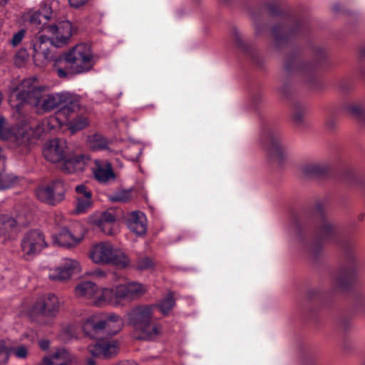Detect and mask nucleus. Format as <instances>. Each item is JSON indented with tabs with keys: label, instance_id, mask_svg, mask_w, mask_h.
<instances>
[{
	"label": "nucleus",
	"instance_id": "obj_16",
	"mask_svg": "<svg viewBox=\"0 0 365 365\" xmlns=\"http://www.w3.org/2000/svg\"><path fill=\"white\" fill-rule=\"evenodd\" d=\"M80 271L81 265L77 260L66 258L63 259L59 267L50 270L48 277L55 281L66 280Z\"/></svg>",
	"mask_w": 365,
	"mask_h": 365
},
{
	"label": "nucleus",
	"instance_id": "obj_43",
	"mask_svg": "<svg viewBox=\"0 0 365 365\" xmlns=\"http://www.w3.org/2000/svg\"><path fill=\"white\" fill-rule=\"evenodd\" d=\"M8 360V354L4 346H0V365H4Z\"/></svg>",
	"mask_w": 365,
	"mask_h": 365
},
{
	"label": "nucleus",
	"instance_id": "obj_49",
	"mask_svg": "<svg viewBox=\"0 0 365 365\" xmlns=\"http://www.w3.org/2000/svg\"><path fill=\"white\" fill-rule=\"evenodd\" d=\"M256 32L259 33V30L257 26L256 27Z\"/></svg>",
	"mask_w": 365,
	"mask_h": 365
},
{
	"label": "nucleus",
	"instance_id": "obj_4",
	"mask_svg": "<svg viewBox=\"0 0 365 365\" xmlns=\"http://www.w3.org/2000/svg\"><path fill=\"white\" fill-rule=\"evenodd\" d=\"M148 292V287L137 282H129L120 284L115 287L106 289L102 302H109L110 305L119 307L122 305L123 299L135 300L140 298Z\"/></svg>",
	"mask_w": 365,
	"mask_h": 365
},
{
	"label": "nucleus",
	"instance_id": "obj_21",
	"mask_svg": "<svg viewBox=\"0 0 365 365\" xmlns=\"http://www.w3.org/2000/svg\"><path fill=\"white\" fill-rule=\"evenodd\" d=\"M162 331V326L158 324L146 322L133 330V335L138 339L151 341L156 339Z\"/></svg>",
	"mask_w": 365,
	"mask_h": 365
},
{
	"label": "nucleus",
	"instance_id": "obj_28",
	"mask_svg": "<svg viewBox=\"0 0 365 365\" xmlns=\"http://www.w3.org/2000/svg\"><path fill=\"white\" fill-rule=\"evenodd\" d=\"M103 325L106 333L114 335L122 329L123 321L118 315L110 314L106 320H103Z\"/></svg>",
	"mask_w": 365,
	"mask_h": 365
},
{
	"label": "nucleus",
	"instance_id": "obj_38",
	"mask_svg": "<svg viewBox=\"0 0 365 365\" xmlns=\"http://www.w3.org/2000/svg\"><path fill=\"white\" fill-rule=\"evenodd\" d=\"M319 234L322 237H326L330 236L334 232V227L331 222L325 221L319 228Z\"/></svg>",
	"mask_w": 365,
	"mask_h": 365
},
{
	"label": "nucleus",
	"instance_id": "obj_9",
	"mask_svg": "<svg viewBox=\"0 0 365 365\" xmlns=\"http://www.w3.org/2000/svg\"><path fill=\"white\" fill-rule=\"evenodd\" d=\"M85 232L81 226L72 229L62 228L52 237L53 242L57 246L67 248L78 246L84 239Z\"/></svg>",
	"mask_w": 365,
	"mask_h": 365
},
{
	"label": "nucleus",
	"instance_id": "obj_2",
	"mask_svg": "<svg viewBox=\"0 0 365 365\" xmlns=\"http://www.w3.org/2000/svg\"><path fill=\"white\" fill-rule=\"evenodd\" d=\"M38 137L37 130L31 125L11 128L6 119L0 116V140L9 141L16 153L27 155L36 139Z\"/></svg>",
	"mask_w": 365,
	"mask_h": 365
},
{
	"label": "nucleus",
	"instance_id": "obj_45",
	"mask_svg": "<svg viewBox=\"0 0 365 365\" xmlns=\"http://www.w3.org/2000/svg\"><path fill=\"white\" fill-rule=\"evenodd\" d=\"M38 346L42 350L47 351L50 347V341L47 339H41L38 341Z\"/></svg>",
	"mask_w": 365,
	"mask_h": 365
},
{
	"label": "nucleus",
	"instance_id": "obj_12",
	"mask_svg": "<svg viewBox=\"0 0 365 365\" xmlns=\"http://www.w3.org/2000/svg\"><path fill=\"white\" fill-rule=\"evenodd\" d=\"M50 39L47 38L46 34L42 32V29L36 34L33 40V58L36 66L43 67L52 58L48 46Z\"/></svg>",
	"mask_w": 365,
	"mask_h": 365
},
{
	"label": "nucleus",
	"instance_id": "obj_39",
	"mask_svg": "<svg viewBox=\"0 0 365 365\" xmlns=\"http://www.w3.org/2000/svg\"><path fill=\"white\" fill-rule=\"evenodd\" d=\"M11 351L19 359H25L28 356L29 348L24 345H21L14 348Z\"/></svg>",
	"mask_w": 365,
	"mask_h": 365
},
{
	"label": "nucleus",
	"instance_id": "obj_46",
	"mask_svg": "<svg viewBox=\"0 0 365 365\" xmlns=\"http://www.w3.org/2000/svg\"><path fill=\"white\" fill-rule=\"evenodd\" d=\"M294 119L296 121H297L298 123L301 122V117L299 115H295L294 116Z\"/></svg>",
	"mask_w": 365,
	"mask_h": 365
},
{
	"label": "nucleus",
	"instance_id": "obj_8",
	"mask_svg": "<svg viewBox=\"0 0 365 365\" xmlns=\"http://www.w3.org/2000/svg\"><path fill=\"white\" fill-rule=\"evenodd\" d=\"M42 32L46 34L50 43L56 47L67 43L72 35V24L68 21H63L56 25H46L42 26Z\"/></svg>",
	"mask_w": 365,
	"mask_h": 365
},
{
	"label": "nucleus",
	"instance_id": "obj_37",
	"mask_svg": "<svg viewBox=\"0 0 365 365\" xmlns=\"http://www.w3.org/2000/svg\"><path fill=\"white\" fill-rule=\"evenodd\" d=\"M154 262L153 259L148 257H144L138 259L136 263V267L139 270H146L153 268Z\"/></svg>",
	"mask_w": 365,
	"mask_h": 365
},
{
	"label": "nucleus",
	"instance_id": "obj_29",
	"mask_svg": "<svg viewBox=\"0 0 365 365\" xmlns=\"http://www.w3.org/2000/svg\"><path fill=\"white\" fill-rule=\"evenodd\" d=\"M175 305V300L174 294L173 292H168L165 298L153 306L154 309L158 307L163 315H168Z\"/></svg>",
	"mask_w": 365,
	"mask_h": 365
},
{
	"label": "nucleus",
	"instance_id": "obj_19",
	"mask_svg": "<svg viewBox=\"0 0 365 365\" xmlns=\"http://www.w3.org/2000/svg\"><path fill=\"white\" fill-rule=\"evenodd\" d=\"M34 310L44 317L53 318L59 311L58 299L51 294L40 297L34 304Z\"/></svg>",
	"mask_w": 365,
	"mask_h": 365
},
{
	"label": "nucleus",
	"instance_id": "obj_11",
	"mask_svg": "<svg viewBox=\"0 0 365 365\" xmlns=\"http://www.w3.org/2000/svg\"><path fill=\"white\" fill-rule=\"evenodd\" d=\"M65 192L64 183L58 180L46 186L39 187L36 195L39 200L48 205H56L63 200Z\"/></svg>",
	"mask_w": 365,
	"mask_h": 365
},
{
	"label": "nucleus",
	"instance_id": "obj_30",
	"mask_svg": "<svg viewBox=\"0 0 365 365\" xmlns=\"http://www.w3.org/2000/svg\"><path fill=\"white\" fill-rule=\"evenodd\" d=\"M327 171L326 167L318 163H309L301 168L302 173L307 177L320 176Z\"/></svg>",
	"mask_w": 365,
	"mask_h": 365
},
{
	"label": "nucleus",
	"instance_id": "obj_10",
	"mask_svg": "<svg viewBox=\"0 0 365 365\" xmlns=\"http://www.w3.org/2000/svg\"><path fill=\"white\" fill-rule=\"evenodd\" d=\"M106 289L110 288H103L98 289L97 285L90 281H85L79 283L75 288V294L78 297L83 298L90 301L91 304L97 307H102L110 304L109 302H99L103 300V295Z\"/></svg>",
	"mask_w": 365,
	"mask_h": 365
},
{
	"label": "nucleus",
	"instance_id": "obj_42",
	"mask_svg": "<svg viewBox=\"0 0 365 365\" xmlns=\"http://www.w3.org/2000/svg\"><path fill=\"white\" fill-rule=\"evenodd\" d=\"M42 18L46 19L47 16L43 15L41 12H34L30 17V22L38 25L41 24Z\"/></svg>",
	"mask_w": 365,
	"mask_h": 365
},
{
	"label": "nucleus",
	"instance_id": "obj_18",
	"mask_svg": "<svg viewBox=\"0 0 365 365\" xmlns=\"http://www.w3.org/2000/svg\"><path fill=\"white\" fill-rule=\"evenodd\" d=\"M154 306L140 305L133 307L128 314V324L133 327V330L142 324L152 321Z\"/></svg>",
	"mask_w": 365,
	"mask_h": 365
},
{
	"label": "nucleus",
	"instance_id": "obj_41",
	"mask_svg": "<svg viewBox=\"0 0 365 365\" xmlns=\"http://www.w3.org/2000/svg\"><path fill=\"white\" fill-rule=\"evenodd\" d=\"M88 275H90L96 279H103L106 278V277L107 275V272L102 269L98 268V269H96L95 270L89 272Z\"/></svg>",
	"mask_w": 365,
	"mask_h": 365
},
{
	"label": "nucleus",
	"instance_id": "obj_48",
	"mask_svg": "<svg viewBox=\"0 0 365 365\" xmlns=\"http://www.w3.org/2000/svg\"><path fill=\"white\" fill-rule=\"evenodd\" d=\"M9 0H0V4H5L8 2Z\"/></svg>",
	"mask_w": 365,
	"mask_h": 365
},
{
	"label": "nucleus",
	"instance_id": "obj_24",
	"mask_svg": "<svg viewBox=\"0 0 365 365\" xmlns=\"http://www.w3.org/2000/svg\"><path fill=\"white\" fill-rule=\"evenodd\" d=\"M127 225L132 232L143 235L147 230L146 217L141 212H133L128 218Z\"/></svg>",
	"mask_w": 365,
	"mask_h": 365
},
{
	"label": "nucleus",
	"instance_id": "obj_14",
	"mask_svg": "<svg viewBox=\"0 0 365 365\" xmlns=\"http://www.w3.org/2000/svg\"><path fill=\"white\" fill-rule=\"evenodd\" d=\"M66 141L55 138L46 142L43 148L45 159L51 163L61 162L68 155Z\"/></svg>",
	"mask_w": 365,
	"mask_h": 365
},
{
	"label": "nucleus",
	"instance_id": "obj_22",
	"mask_svg": "<svg viewBox=\"0 0 365 365\" xmlns=\"http://www.w3.org/2000/svg\"><path fill=\"white\" fill-rule=\"evenodd\" d=\"M76 212L82 214L86 212L92 205V192L84 185H79L76 187Z\"/></svg>",
	"mask_w": 365,
	"mask_h": 365
},
{
	"label": "nucleus",
	"instance_id": "obj_26",
	"mask_svg": "<svg viewBox=\"0 0 365 365\" xmlns=\"http://www.w3.org/2000/svg\"><path fill=\"white\" fill-rule=\"evenodd\" d=\"M67 97L68 99L63 102L57 112L58 118H64L66 120H68L80 109V104L77 98L69 93H67Z\"/></svg>",
	"mask_w": 365,
	"mask_h": 365
},
{
	"label": "nucleus",
	"instance_id": "obj_47",
	"mask_svg": "<svg viewBox=\"0 0 365 365\" xmlns=\"http://www.w3.org/2000/svg\"><path fill=\"white\" fill-rule=\"evenodd\" d=\"M95 363H94V361L91 359L88 361V365H94Z\"/></svg>",
	"mask_w": 365,
	"mask_h": 365
},
{
	"label": "nucleus",
	"instance_id": "obj_27",
	"mask_svg": "<svg viewBox=\"0 0 365 365\" xmlns=\"http://www.w3.org/2000/svg\"><path fill=\"white\" fill-rule=\"evenodd\" d=\"M83 330L86 334L93 336L103 330V320L100 319L99 315H91L84 321Z\"/></svg>",
	"mask_w": 365,
	"mask_h": 365
},
{
	"label": "nucleus",
	"instance_id": "obj_33",
	"mask_svg": "<svg viewBox=\"0 0 365 365\" xmlns=\"http://www.w3.org/2000/svg\"><path fill=\"white\" fill-rule=\"evenodd\" d=\"M132 198L130 190H120L108 195V199L113 202L125 203Z\"/></svg>",
	"mask_w": 365,
	"mask_h": 365
},
{
	"label": "nucleus",
	"instance_id": "obj_7",
	"mask_svg": "<svg viewBox=\"0 0 365 365\" xmlns=\"http://www.w3.org/2000/svg\"><path fill=\"white\" fill-rule=\"evenodd\" d=\"M46 247L47 243L45 240V236L43 233L38 230L27 232L21 240V251L24 257L27 260L31 259Z\"/></svg>",
	"mask_w": 365,
	"mask_h": 365
},
{
	"label": "nucleus",
	"instance_id": "obj_44",
	"mask_svg": "<svg viewBox=\"0 0 365 365\" xmlns=\"http://www.w3.org/2000/svg\"><path fill=\"white\" fill-rule=\"evenodd\" d=\"M89 0H68L69 5L75 9L80 8L88 2Z\"/></svg>",
	"mask_w": 365,
	"mask_h": 365
},
{
	"label": "nucleus",
	"instance_id": "obj_34",
	"mask_svg": "<svg viewBox=\"0 0 365 365\" xmlns=\"http://www.w3.org/2000/svg\"><path fill=\"white\" fill-rule=\"evenodd\" d=\"M345 110L353 117L363 119L365 117V106L359 103H353L347 105Z\"/></svg>",
	"mask_w": 365,
	"mask_h": 365
},
{
	"label": "nucleus",
	"instance_id": "obj_17",
	"mask_svg": "<svg viewBox=\"0 0 365 365\" xmlns=\"http://www.w3.org/2000/svg\"><path fill=\"white\" fill-rule=\"evenodd\" d=\"M118 343L113 339H101L88 346L92 356L101 358L113 357L118 354Z\"/></svg>",
	"mask_w": 365,
	"mask_h": 365
},
{
	"label": "nucleus",
	"instance_id": "obj_25",
	"mask_svg": "<svg viewBox=\"0 0 365 365\" xmlns=\"http://www.w3.org/2000/svg\"><path fill=\"white\" fill-rule=\"evenodd\" d=\"M94 164L95 166L93 168V172L98 181L106 183L110 179L115 178L110 163L95 160Z\"/></svg>",
	"mask_w": 365,
	"mask_h": 365
},
{
	"label": "nucleus",
	"instance_id": "obj_13",
	"mask_svg": "<svg viewBox=\"0 0 365 365\" xmlns=\"http://www.w3.org/2000/svg\"><path fill=\"white\" fill-rule=\"evenodd\" d=\"M27 221L25 215L20 213L1 214L0 215V237H10L14 235L20 227L26 225Z\"/></svg>",
	"mask_w": 365,
	"mask_h": 365
},
{
	"label": "nucleus",
	"instance_id": "obj_36",
	"mask_svg": "<svg viewBox=\"0 0 365 365\" xmlns=\"http://www.w3.org/2000/svg\"><path fill=\"white\" fill-rule=\"evenodd\" d=\"M272 32L277 40H279L281 38H285L291 33L289 29L282 25H278L273 27Z\"/></svg>",
	"mask_w": 365,
	"mask_h": 365
},
{
	"label": "nucleus",
	"instance_id": "obj_40",
	"mask_svg": "<svg viewBox=\"0 0 365 365\" xmlns=\"http://www.w3.org/2000/svg\"><path fill=\"white\" fill-rule=\"evenodd\" d=\"M24 34H25V31L24 30H20L17 33H16L11 40V43L14 46H17L23 39L24 36Z\"/></svg>",
	"mask_w": 365,
	"mask_h": 365
},
{
	"label": "nucleus",
	"instance_id": "obj_1",
	"mask_svg": "<svg viewBox=\"0 0 365 365\" xmlns=\"http://www.w3.org/2000/svg\"><path fill=\"white\" fill-rule=\"evenodd\" d=\"M96 64L91 47L79 43L65 53L53 63V70L59 78H68L89 72Z\"/></svg>",
	"mask_w": 365,
	"mask_h": 365
},
{
	"label": "nucleus",
	"instance_id": "obj_23",
	"mask_svg": "<svg viewBox=\"0 0 365 365\" xmlns=\"http://www.w3.org/2000/svg\"><path fill=\"white\" fill-rule=\"evenodd\" d=\"M115 220L116 216L113 211L108 210L100 215L95 224L106 235H114L118 232V228L115 225Z\"/></svg>",
	"mask_w": 365,
	"mask_h": 365
},
{
	"label": "nucleus",
	"instance_id": "obj_6",
	"mask_svg": "<svg viewBox=\"0 0 365 365\" xmlns=\"http://www.w3.org/2000/svg\"><path fill=\"white\" fill-rule=\"evenodd\" d=\"M263 140L272 160L282 163L287 159L289 150L279 133L268 130L264 134Z\"/></svg>",
	"mask_w": 365,
	"mask_h": 365
},
{
	"label": "nucleus",
	"instance_id": "obj_15",
	"mask_svg": "<svg viewBox=\"0 0 365 365\" xmlns=\"http://www.w3.org/2000/svg\"><path fill=\"white\" fill-rule=\"evenodd\" d=\"M38 97V103H34L33 106L43 112H48L61 107L63 102L68 99L67 93H55L46 95L43 93V88Z\"/></svg>",
	"mask_w": 365,
	"mask_h": 365
},
{
	"label": "nucleus",
	"instance_id": "obj_5",
	"mask_svg": "<svg viewBox=\"0 0 365 365\" xmlns=\"http://www.w3.org/2000/svg\"><path fill=\"white\" fill-rule=\"evenodd\" d=\"M41 88L42 87L36 85L35 78L24 79L11 90L9 101L12 106L18 109L24 103L33 106L34 103H38L37 98Z\"/></svg>",
	"mask_w": 365,
	"mask_h": 365
},
{
	"label": "nucleus",
	"instance_id": "obj_31",
	"mask_svg": "<svg viewBox=\"0 0 365 365\" xmlns=\"http://www.w3.org/2000/svg\"><path fill=\"white\" fill-rule=\"evenodd\" d=\"M89 147L93 150H103L108 145L107 140L101 134L96 133L88 137Z\"/></svg>",
	"mask_w": 365,
	"mask_h": 365
},
{
	"label": "nucleus",
	"instance_id": "obj_35",
	"mask_svg": "<svg viewBox=\"0 0 365 365\" xmlns=\"http://www.w3.org/2000/svg\"><path fill=\"white\" fill-rule=\"evenodd\" d=\"M29 59V53L26 49H20L17 51L14 56V63L18 67L25 65Z\"/></svg>",
	"mask_w": 365,
	"mask_h": 365
},
{
	"label": "nucleus",
	"instance_id": "obj_32",
	"mask_svg": "<svg viewBox=\"0 0 365 365\" xmlns=\"http://www.w3.org/2000/svg\"><path fill=\"white\" fill-rule=\"evenodd\" d=\"M89 124V120L84 115H79L73 118L68 123V128L71 133L83 130Z\"/></svg>",
	"mask_w": 365,
	"mask_h": 365
},
{
	"label": "nucleus",
	"instance_id": "obj_20",
	"mask_svg": "<svg viewBox=\"0 0 365 365\" xmlns=\"http://www.w3.org/2000/svg\"><path fill=\"white\" fill-rule=\"evenodd\" d=\"M89 158L82 155L68 154L61 162V170L66 173H74L84 170Z\"/></svg>",
	"mask_w": 365,
	"mask_h": 365
},
{
	"label": "nucleus",
	"instance_id": "obj_3",
	"mask_svg": "<svg viewBox=\"0 0 365 365\" xmlns=\"http://www.w3.org/2000/svg\"><path fill=\"white\" fill-rule=\"evenodd\" d=\"M88 257L92 262L98 265L112 264L125 267L130 264L128 256L107 241L92 245L89 249Z\"/></svg>",
	"mask_w": 365,
	"mask_h": 365
}]
</instances>
